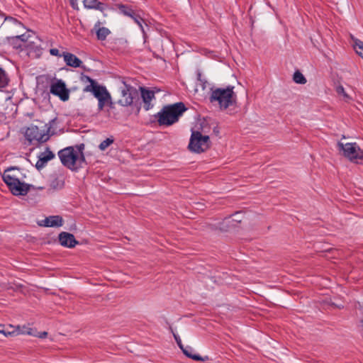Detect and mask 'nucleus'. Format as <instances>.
Listing matches in <instances>:
<instances>
[{
    "instance_id": "1",
    "label": "nucleus",
    "mask_w": 363,
    "mask_h": 363,
    "mask_svg": "<svg viewBox=\"0 0 363 363\" xmlns=\"http://www.w3.org/2000/svg\"><path fill=\"white\" fill-rule=\"evenodd\" d=\"M187 110L182 102L164 106L155 115L160 125L169 126L179 121V117Z\"/></svg>"
},
{
    "instance_id": "2",
    "label": "nucleus",
    "mask_w": 363,
    "mask_h": 363,
    "mask_svg": "<svg viewBox=\"0 0 363 363\" xmlns=\"http://www.w3.org/2000/svg\"><path fill=\"white\" fill-rule=\"evenodd\" d=\"M234 86L229 85L225 88H211L209 100L211 103L217 102L220 109L225 110L230 106L235 105L237 95L234 91Z\"/></svg>"
},
{
    "instance_id": "3",
    "label": "nucleus",
    "mask_w": 363,
    "mask_h": 363,
    "mask_svg": "<svg viewBox=\"0 0 363 363\" xmlns=\"http://www.w3.org/2000/svg\"><path fill=\"white\" fill-rule=\"evenodd\" d=\"M18 172L19 169L15 167L6 169L2 176L3 180L13 195L25 196L30 191L32 186L21 182L18 175Z\"/></svg>"
},
{
    "instance_id": "4",
    "label": "nucleus",
    "mask_w": 363,
    "mask_h": 363,
    "mask_svg": "<svg viewBox=\"0 0 363 363\" xmlns=\"http://www.w3.org/2000/svg\"><path fill=\"white\" fill-rule=\"evenodd\" d=\"M90 84L84 88V91L91 92L98 99V110L102 111L106 105L110 108H115V104L112 101L110 93L104 86L99 85L94 79L89 77H86Z\"/></svg>"
},
{
    "instance_id": "5",
    "label": "nucleus",
    "mask_w": 363,
    "mask_h": 363,
    "mask_svg": "<svg viewBox=\"0 0 363 363\" xmlns=\"http://www.w3.org/2000/svg\"><path fill=\"white\" fill-rule=\"evenodd\" d=\"M57 118H55L50 120L48 123H45L40 127L33 125L28 127L24 133V135L28 141V144L30 145L33 142L39 143L47 142L50 138L51 129L55 124Z\"/></svg>"
},
{
    "instance_id": "6",
    "label": "nucleus",
    "mask_w": 363,
    "mask_h": 363,
    "mask_svg": "<svg viewBox=\"0 0 363 363\" xmlns=\"http://www.w3.org/2000/svg\"><path fill=\"white\" fill-rule=\"evenodd\" d=\"M339 150L342 152V155L351 162L362 163L363 162V150L360 149L356 143H347L343 144L338 143Z\"/></svg>"
},
{
    "instance_id": "7",
    "label": "nucleus",
    "mask_w": 363,
    "mask_h": 363,
    "mask_svg": "<svg viewBox=\"0 0 363 363\" xmlns=\"http://www.w3.org/2000/svg\"><path fill=\"white\" fill-rule=\"evenodd\" d=\"M210 143L208 135H203L199 131H193L188 147L191 152L201 153L209 148Z\"/></svg>"
},
{
    "instance_id": "8",
    "label": "nucleus",
    "mask_w": 363,
    "mask_h": 363,
    "mask_svg": "<svg viewBox=\"0 0 363 363\" xmlns=\"http://www.w3.org/2000/svg\"><path fill=\"white\" fill-rule=\"evenodd\" d=\"M121 83L123 86L119 88L121 98L117 101V104L122 106H131L134 98L138 96L137 89L128 83V80L123 79Z\"/></svg>"
},
{
    "instance_id": "9",
    "label": "nucleus",
    "mask_w": 363,
    "mask_h": 363,
    "mask_svg": "<svg viewBox=\"0 0 363 363\" xmlns=\"http://www.w3.org/2000/svg\"><path fill=\"white\" fill-rule=\"evenodd\" d=\"M77 151L73 147H67L58 152L62 164L71 170H76Z\"/></svg>"
},
{
    "instance_id": "10",
    "label": "nucleus",
    "mask_w": 363,
    "mask_h": 363,
    "mask_svg": "<svg viewBox=\"0 0 363 363\" xmlns=\"http://www.w3.org/2000/svg\"><path fill=\"white\" fill-rule=\"evenodd\" d=\"M50 91L53 95L59 96L64 101L69 99V91L66 88L65 82L61 79L51 84Z\"/></svg>"
},
{
    "instance_id": "11",
    "label": "nucleus",
    "mask_w": 363,
    "mask_h": 363,
    "mask_svg": "<svg viewBox=\"0 0 363 363\" xmlns=\"http://www.w3.org/2000/svg\"><path fill=\"white\" fill-rule=\"evenodd\" d=\"M58 238L60 245L69 248H72L79 243L74 236L69 233L62 232L59 234Z\"/></svg>"
},
{
    "instance_id": "12",
    "label": "nucleus",
    "mask_w": 363,
    "mask_h": 363,
    "mask_svg": "<svg viewBox=\"0 0 363 363\" xmlns=\"http://www.w3.org/2000/svg\"><path fill=\"white\" fill-rule=\"evenodd\" d=\"M141 97L144 103V108L146 111L150 110L152 105L151 101L155 99V92L153 91L147 90L145 88L140 87Z\"/></svg>"
},
{
    "instance_id": "13",
    "label": "nucleus",
    "mask_w": 363,
    "mask_h": 363,
    "mask_svg": "<svg viewBox=\"0 0 363 363\" xmlns=\"http://www.w3.org/2000/svg\"><path fill=\"white\" fill-rule=\"evenodd\" d=\"M62 56L67 66L74 68L80 67L82 66V61L74 54L64 52L62 53Z\"/></svg>"
},
{
    "instance_id": "14",
    "label": "nucleus",
    "mask_w": 363,
    "mask_h": 363,
    "mask_svg": "<svg viewBox=\"0 0 363 363\" xmlns=\"http://www.w3.org/2000/svg\"><path fill=\"white\" fill-rule=\"evenodd\" d=\"M101 23L98 21L95 23L94 28L96 30L97 39L99 40H105L107 36L111 33V31L106 27H101Z\"/></svg>"
},
{
    "instance_id": "15",
    "label": "nucleus",
    "mask_w": 363,
    "mask_h": 363,
    "mask_svg": "<svg viewBox=\"0 0 363 363\" xmlns=\"http://www.w3.org/2000/svg\"><path fill=\"white\" fill-rule=\"evenodd\" d=\"M182 352L188 357L196 360V361H202L204 362L206 360L208 359V357L207 356L202 357L199 354H193V348L191 347L187 346L186 347H183V350H182Z\"/></svg>"
},
{
    "instance_id": "16",
    "label": "nucleus",
    "mask_w": 363,
    "mask_h": 363,
    "mask_svg": "<svg viewBox=\"0 0 363 363\" xmlns=\"http://www.w3.org/2000/svg\"><path fill=\"white\" fill-rule=\"evenodd\" d=\"M140 27L145 40L147 38V33L146 30H145V28L143 26V23L145 24L147 27H148L147 24L145 23V19L138 13H135L131 17H130Z\"/></svg>"
},
{
    "instance_id": "17",
    "label": "nucleus",
    "mask_w": 363,
    "mask_h": 363,
    "mask_svg": "<svg viewBox=\"0 0 363 363\" xmlns=\"http://www.w3.org/2000/svg\"><path fill=\"white\" fill-rule=\"evenodd\" d=\"M15 335H28L31 336H37V330L27 325H18L15 330Z\"/></svg>"
},
{
    "instance_id": "18",
    "label": "nucleus",
    "mask_w": 363,
    "mask_h": 363,
    "mask_svg": "<svg viewBox=\"0 0 363 363\" xmlns=\"http://www.w3.org/2000/svg\"><path fill=\"white\" fill-rule=\"evenodd\" d=\"M116 7L120 11V12L124 16L131 17L135 13V11L130 6L117 4H116Z\"/></svg>"
},
{
    "instance_id": "19",
    "label": "nucleus",
    "mask_w": 363,
    "mask_h": 363,
    "mask_svg": "<svg viewBox=\"0 0 363 363\" xmlns=\"http://www.w3.org/2000/svg\"><path fill=\"white\" fill-rule=\"evenodd\" d=\"M65 182L63 179L55 177L50 183V188L53 190H60L64 187Z\"/></svg>"
},
{
    "instance_id": "20",
    "label": "nucleus",
    "mask_w": 363,
    "mask_h": 363,
    "mask_svg": "<svg viewBox=\"0 0 363 363\" xmlns=\"http://www.w3.org/2000/svg\"><path fill=\"white\" fill-rule=\"evenodd\" d=\"M63 225L62 218L60 216H50V227H60Z\"/></svg>"
},
{
    "instance_id": "21",
    "label": "nucleus",
    "mask_w": 363,
    "mask_h": 363,
    "mask_svg": "<svg viewBox=\"0 0 363 363\" xmlns=\"http://www.w3.org/2000/svg\"><path fill=\"white\" fill-rule=\"evenodd\" d=\"M293 80L294 82L299 84H305L307 82L306 77L299 70H297L294 72Z\"/></svg>"
},
{
    "instance_id": "22",
    "label": "nucleus",
    "mask_w": 363,
    "mask_h": 363,
    "mask_svg": "<svg viewBox=\"0 0 363 363\" xmlns=\"http://www.w3.org/2000/svg\"><path fill=\"white\" fill-rule=\"evenodd\" d=\"M9 84V79L6 72L0 67V89L5 88Z\"/></svg>"
},
{
    "instance_id": "23",
    "label": "nucleus",
    "mask_w": 363,
    "mask_h": 363,
    "mask_svg": "<svg viewBox=\"0 0 363 363\" xmlns=\"http://www.w3.org/2000/svg\"><path fill=\"white\" fill-rule=\"evenodd\" d=\"M39 157L46 164L48 161L51 160L55 157V155L52 153V151L47 148L46 152L41 153Z\"/></svg>"
},
{
    "instance_id": "24",
    "label": "nucleus",
    "mask_w": 363,
    "mask_h": 363,
    "mask_svg": "<svg viewBox=\"0 0 363 363\" xmlns=\"http://www.w3.org/2000/svg\"><path fill=\"white\" fill-rule=\"evenodd\" d=\"M336 92L338 95H342L345 101H349L351 99V97L345 92L342 85H339L336 87Z\"/></svg>"
},
{
    "instance_id": "25",
    "label": "nucleus",
    "mask_w": 363,
    "mask_h": 363,
    "mask_svg": "<svg viewBox=\"0 0 363 363\" xmlns=\"http://www.w3.org/2000/svg\"><path fill=\"white\" fill-rule=\"evenodd\" d=\"M86 163L85 157L84 153L78 154L77 153V160H76V170L79 168L83 167V164Z\"/></svg>"
},
{
    "instance_id": "26",
    "label": "nucleus",
    "mask_w": 363,
    "mask_h": 363,
    "mask_svg": "<svg viewBox=\"0 0 363 363\" xmlns=\"http://www.w3.org/2000/svg\"><path fill=\"white\" fill-rule=\"evenodd\" d=\"M114 142L113 139L111 138H106L104 141H102L99 147L101 151H104L108 146L113 144Z\"/></svg>"
},
{
    "instance_id": "27",
    "label": "nucleus",
    "mask_w": 363,
    "mask_h": 363,
    "mask_svg": "<svg viewBox=\"0 0 363 363\" xmlns=\"http://www.w3.org/2000/svg\"><path fill=\"white\" fill-rule=\"evenodd\" d=\"M356 52L363 58V42L360 40H357L355 42L354 46Z\"/></svg>"
},
{
    "instance_id": "28",
    "label": "nucleus",
    "mask_w": 363,
    "mask_h": 363,
    "mask_svg": "<svg viewBox=\"0 0 363 363\" xmlns=\"http://www.w3.org/2000/svg\"><path fill=\"white\" fill-rule=\"evenodd\" d=\"M98 0H83L84 6L89 9H94Z\"/></svg>"
},
{
    "instance_id": "29",
    "label": "nucleus",
    "mask_w": 363,
    "mask_h": 363,
    "mask_svg": "<svg viewBox=\"0 0 363 363\" xmlns=\"http://www.w3.org/2000/svg\"><path fill=\"white\" fill-rule=\"evenodd\" d=\"M0 333L3 334L5 337H9V336L15 335L16 332H15L14 330H12V331H9L8 330H6L4 328V325L0 324Z\"/></svg>"
},
{
    "instance_id": "30",
    "label": "nucleus",
    "mask_w": 363,
    "mask_h": 363,
    "mask_svg": "<svg viewBox=\"0 0 363 363\" xmlns=\"http://www.w3.org/2000/svg\"><path fill=\"white\" fill-rule=\"evenodd\" d=\"M169 329H170L172 333L173 334L174 338L177 345L179 346V347L181 350H183L184 345L182 342L181 338L179 337V336L177 334L174 333V332L173 331V329L171 327Z\"/></svg>"
},
{
    "instance_id": "31",
    "label": "nucleus",
    "mask_w": 363,
    "mask_h": 363,
    "mask_svg": "<svg viewBox=\"0 0 363 363\" xmlns=\"http://www.w3.org/2000/svg\"><path fill=\"white\" fill-rule=\"evenodd\" d=\"M108 8V6L101 1H97L94 9L99 10L100 11H104L105 9Z\"/></svg>"
},
{
    "instance_id": "32",
    "label": "nucleus",
    "mask_w": 363,
    "mask_h": 363,
    "mask_svg": "<svg viewBox=\"0 0 363 363\" xmlns=\"http://www.w3.org/2000/svg\"><path fill=\"white\" fill-rule=\"evenodd\" d=\"M230 222L229 218H225L222 223L219 224V230L221 231H227L228 229V225L226 223Z\"/></svg>"
},
{
    "instance_id": "33",
    "label": "nucleus",
    "mask_w": 363,
    "mask_h": 363,
    "mask_svg": "<svg viewBox=\"0 0 363 363\" xmlns=\"http://www.w3.org/2000/svg\"><path fill=\"white\" fill-rule=\"evenodd\" d=\"M196 75L198 81L201 82V85L202 86L203 89H204L206 88V84L207 83V81L202 78V75L200 72H198Z\"/></svg>"
},
{
    "instance_id": "34",
    "label": "nucleus",
    "mask_w": 363,
    "mask_h": 363,
    "mask_svg": "<svg viewBox=\"0 0 363 363\" xmlns=\"http://www.w3.org/2000/svg\"><path fill=\"white\" fill-rule=\"evenodd\" d=\"M39 225L45 226V227H50V216L45 218L40 223H38Z\"/></svg>"
},
{
    "instance_id": "35",
    "label": "nucleus",
    "mask_w": 363,
    "mask_h": 363,
    "mask_svg": "<svg viewBox=\"0 0 363 363\" xmlns=\"http://www.w3.org/2000/svg\"><path fill=\"white\" fill-rule=\"evenodd\" d=\"M50 53L51 55H53V56H58V57H61L62 56V55H61L60 53V51L59 50H57V48H52L50 50Z\"/></svg>"
},
{
    "instance_id": "36",
    "label": "nucleus",
    "mask_w": 363,
    "mask_h": 363,
    "mask_svg": "<svg viewBox=\"0 0 363 363\" xmlns=\"http://www.w3.org/2000/svg\"><path fill=\"white\" fill-rule=\"evenodd\" d=\"M79 0H69L70 5L74 10H79L78 2Z\"/></svg>"
},
{
    "instance_id": "37",
    "label": "nucleus",
    "mask_w": 363,
    "mask_h": 363,
    "mask_svg": "<svg viewBox=\"0 0 363 363\" xmlns=\"http://www.w3.org/2000/svg\"><path fill=\"white\" fill-rule=\"evenodd\" d=\"M45 165V163L41 159L39 158V160L36 162L35 167L38 169H40L43 167H44Z\"/></svg>"
},
{
    "instance_id": "38",
    "label": "nucleus",
    "mask_w": 363,
    "mask_h": 363,
    "mask_svg": "<svg viewBox=\"0 0 363 363\" xmlns=\"http://www.w3.org/2000/svg\"><path fill=\"white\" fill-rule=\"evenodd\" d=\"M9 40H21L24 41V35H17L15 37L9 38Z\"/></svg>"
},
{
    "instance_id": "39",
    "label": "nucleus",
    "mask_w": 363,
    "mask_h": 363,
    "mask_svg": "<svg viewBox=\"0 0 363 363\" xmlns=\"http://www.w3.org/2000/svg\"><path fill=\"white\" fill-rule=\"evenodd\" d=\"M76 148L77 150V152L78 154H82L83 153V150H84V144L82 143L80 145H76Z\"/></svg>"
},
{
    "instance_id": "40",
    "label": "nucleus",
    "mask_w": 363,
    "mask_h": 363,
    "mask_svg": "<svg viewBox=\"0 0 363 363\" xmlns=\"http://www.w3.org/2000/svg\"><path fill=\"white\" fill-rule=\"evenodd\" d=\"M47 335H48V333L47 332H42V333H38L37 332V336L36 337H38L40 338H45Z\"/></svg>"
},
{
    "instance_id": "41",
    "label": "nucleus",
    "mask_w": 363,
    "mask_h": 363,
    "mask_svg": "<svg viewBox=\"0 0 363 363\" xmlns=\"http://www.w3.org/2000/svg\"><path fill=\"white\" fill-rule=\"evenodd\" d=\"M11 43L12 44H13V45H14V47H15V48L21 47V45H16V42H17L18 40H11Z\"/></svg>"
},
{
    "instance_id": "42",
    "label": "nucleus",
    "mask_w": 363,
    "mask_h": 363,
    "mask_svg": "<svg viewBox=\"0 0 363 363\" xmlns=\"http://www.w3.org/2000/svg\"><path fill=\"white\" fill-rule=\"evenodd\" d=\"M235 221H237L238 223H240L241 221V220L238 219V220H234Z\"/></svg>"
}]
</instances>
